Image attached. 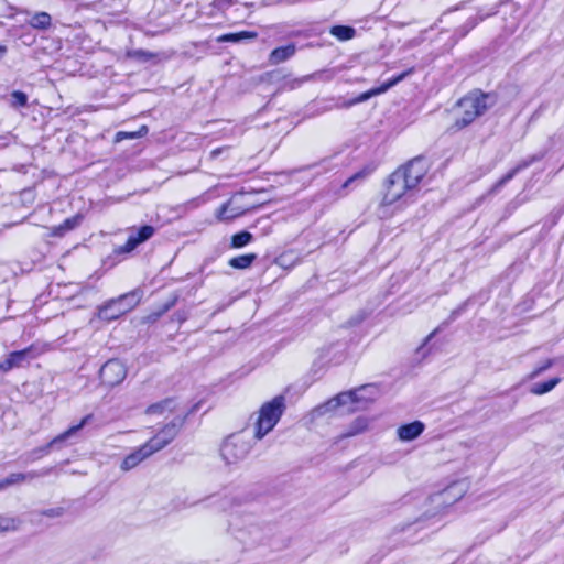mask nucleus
I'll return each mask as SVG.
<instances>
[{
    "mask_svg": "<svg viewBox=\"0 0 564 564\" xmlns=\"http://www.w3.org/2000/svg\"><path fill=\"white\" fill-rule=\"evenodd\" d=\"M427 171V162L422 156H416L397 169L387 181V191L382 198V204L388 206L401 198H411L417 191Z\"/></svg>",
    "mask_w": 564,
    "mask_h": 564,
    "instance_id": "nucleus-1",
    "label": "nucleus"
},
{
    "mask_svg": "<svg viewBox=\"0 0 564 564\" xmlns=\"http://www.w3.org/2000/svg\"><path fill=\"white\" fill-rule=\"evenodd\" d=\"M497 98L492 94H485L479 90L470 91L457 102L459 113L451 129L458 131L466 128L476 118L482 116L488 109L494 107Z\"/></svg>",
    "mask_w": 564,
    "mask_h": 564,
    "instance_id": "nucleus-2",
    "label": "nucleus"
},
{
    "mask_svg": "<svg viewBox=\"0 0 564 564\" xmlns=\"http://www.w3.org/2000/svg\"><path fill=\"white\" fill-rule=\"evenodd\" d=\"M378 395V390L372 384H365L358 389L338 393L319 409L324 411L335 410L348 405L347 412L365 410L369 403L373 402Z\"/></svg>",
    "mask_w": 564,
    "mask_h": 564,
    "instance_id": "nucleus-3",
    "label": "nucleus"
},
{
    "mask_svg": "<svg viewBox=\"0 0 564 564\" xmlns=\"http://www.w3.org/2000/svg\"><path fill=\"white\" fill-rule=\"evenodd\" d=\"M142 293L134 290L116 299L105 302L98 307L97 317L105 322H112L133 310L141 300Z\"/></svg>",
    "mask_w": 564,
    "mask_h": 564,
    "instance_id": "nucleus-4",
    "label": "nucleus"
},
{
    "mask_svg": "<svg viewBox=\"0 0 564 564\" xmlns=\"http://www.w3.org/2000/svg\"><path fill=\"white\" fill-rule=\"evenodd\" d=\"M285 408V398L283 395H276L271 401L262 404L256 422V438L261 440L274 429L284 413Z\"/></svg>",
    "mask_w": 564,
    "mask_h": 564,
    "instance_id": "nucleus-5",
    "label": "nucleus"
},
{
    "mask_svg": "<svg viewBox=\"0 0 564 564\" xmlns=\"http://www.w3.org/2000/svg\"><path fill=\"white\" fill-rule=\"evenodd\" d=\"M234 538L243 544V549H250L258 545L263 540L261 527L253 521L251 517L243 521L236 519L230 523Z\"/></svg>",
    "mask_w": 564,
    "mask_h": 564,
    "instance_id": "nucleus-6",
    "label": "nucleus"
},
{
    "mask_svg": "<svg viewBox=\"0 0 564 564\" xmlns=\"http://www.w3.org/2000/svg\"><path fill=\"white\" fill-rule=\"evenodd\" d=\"M251 444L243 436L234 434L227 437L220 447V455L227 464L243 460L250 453Z\"/></svg>",
    "mask_w": 564,
    "mask_h": 564,
    "instance_id": "nucleus-7",
    "label": "nucleus"
},
{
    "mask_svg": "<svg viewBox=\"0 0 564 564\" xmlns=\"http://www.w3.org/2000/svg\"><path fill=\"white\" fill-rule=\"evenodd\" d=\"M90 415H86L78 424L70 426L65 432L55 436L51 442L46 445L35 448L30 453L31 459H37L47 455L51 449L61 448L68 440L75 436L90 420Z\"/></svg>",
    "mask_w": 564,
    "mask_h": 564,
    "instance_id": "nucleus-8",
    "label": "nucleus"
},
{
    "mask_svg": "<svg viewBox=\"0 0 564 564\" xmlns=\"http://www.w3.org/2000/svg\"><path fill=\"white\" fill-rule=\"evenodd\" d=\"M184 420L180 416L173 419L162 430H160L152 438L148 441L154 453L167 446L180 433Z\"/></svg>",
    "mask_w": 564,
    "mask_h": 564,
    "instance_id": "nucleus-9",
    "label": "nucleus"
},
{
    "mask_svg": "<svg viewBox=\"0 0 564 564\" xmlns=\"http://www.w3.org/2000/svg\"><path fill=\"white\" fill-rule=\"evenodd\" d=\"M127 376L126 366L118 359H110L99 370L101 382L108 387L121 383Z\"/></svg>",
    "mask_w": 564,
    "mask_h": 564,
    "instance_id": "nucleus-10",
    "label": "nucleus"
},
{
    "mask_svg": "<svg viewBox=\"0 0 564 564\" xmlns=\"http://www.w3.org/2000/svg\"><path fill=\"white\" fill-rule=\"evenodd\" d=\"M35 357L36 354L33 347H28L22 350L12 351L3 361L0 362V370L7 372L13 368L23 367Z\"/></svg>",
    "mask_w": 564,
    "mask_h": 564,
    "instance_id": "nucleus-11",
    "label": "nucleus"
},
{
    "mask_svg": "<svg viewBox=\"0 0 564 564\" xmlns=\"http://www.w3.org/2000/svg\"><path fill=\"white\" fill-rule=\"evenodd\" d=\"M155 232V229L153 226L144 225L140 227L137 232H131L127 242L122 246H119L116 248V252L121 253H129L133 251L142 242L149 240Z\"/></svg>",
    "mask_w": 564,
    "mask_h": 564,
    "instance_id": "nucleus-12",
    "label": "nucleus"
},
{
    "mask_svg": "<svg viewBox=\"0 0 564 564\" xmlns=\"http://www.w3.org/2000/svg\"><path fill=\"white\" fill-rule=\"evenodd\" d=\"M153 454L154 451L151 448V445H149L148 442H145L143 445L135 448L132 453H130L123 458L120 468L123 471H129L139 466L143 460H145Z\"/></svg>",
    "mask_w": 564,
    "mask_h": 564,
    "instance_id": "nucleus-13",
    "label": "nucleus"
},
{
    "mask_svg": "<svg viewBox=\"0 0 564 564\" xmlns=\"http://www.w3.org/2000/svg\"><path fill=\"white\" fill-rule=\"evenodd\" d=\"M411 73H412V69H409L408 72H403L402 74L389 79L387 83L382 84L380 87L370 89L366 93H362L357 98H355L352 101H350L349 105L364 102L372 96L386 93L388 89H390L391 87L395 86L398 83L403 80Z\"/></svg>",
    "mask_w": 564,
    "mask_h": 564,
    "instance_id": "nucleus-14",
    "label": "nucleus"
},
{
    "mask_svg": "<svg viewBox=\"0 0 564 564\" xmlns=\"http://www.w3.org/2000/svg\"><path fill=\"white\" fill-rule=\"evenodd\" d=\"M296 52L297 47L294 43L275 47L268 56V64L271 66L282 64L291 59L296 54Z\"/></svg>",
    "mask_w": 564,
    "mask_h": 564,
    "instance_id": "nucleus-15",
    "label": "nucleus"
},
{
    "mask_svg": "<svg viewBox=\"0 0 564 564\" xmlns=\"http://www.w3.org/2000/svg\"><path fill=\"white\" fill-rule=\"evenodd\" d=\"M50 471H51V469H43L40 471L11 474L7 478L0 480V490L7 488L9 486L26 481V480H32L37 477H44V476L48 475Z\"/></svg>",
    "mask_w": 564,
    "mask_h": 564,
    "instance_id": "nucleus-16",
    "label": "nucleus"
},
{
    "mask_svg": "<svg viewBox=\"0 0 564 564\" xmlns=\"http://www.w3.org/2000/svg\"><path fill=\"white\" fill-rule=\"evenodd\" d=\"M212 499L214 503H216L218 508L223 511L231 510L235 507L241 506L249 501V497L247 495L241 494L223 497H212Z\"/></svg>",
    "mask_w": 564,
    "mask_h": 564,
    "instance_id": "nucleus-17",
    "label": "nucleus"
},
{
    "mask_svg": "<svg viewBox=\"0 0 564 564\" xmlns=\"http://www.w3.org/2000/svg\"><path fill=\"white\" fill-rule=\"evenodd\" d=\"M424 424L421 421H414L409 424L401 425L398 429V436L401 441L410 442L419 437L424 431Z\"/></svg>",
    "mask_w": 564,
    "mask_h": 564,
    "instance_id": "nucleus-18",
    "label": "nucleus"
},
{
    "mask_svg": "<svg viewBox=\"0 0 564 564\" xmlns=\"http://www.w3.org/2000/svg\"><path fill=\"white\" fill-rule=\"evenodd\" d=\"M83 220V216L77 214L73 217L65 219L62 224L52 227L51 234L54 237H63L66 232L77 228Z\"/></svg>",
    "mask_w": 564,
    "mask_h": 564,
    "instance_id": "nucleus-19",
    "label": "nucleus"
},
{
    "mask_svg": "<svg viewBox=\"0 0 564 564\" xmlns=\"http://www.w3.org/2000/svg\"><path fill=\"white\" fill-rule=\"evenodd\" d=\"M257 37V33L252 31H241L236 33H227L223 34L219 37H217V42L224 43V42H231V43H239L247 40H254Z\"/></svg>",
    "mask_w": 564,
    "mask_h": 564,
    "instance_id": "nucleus-20",
    "label": "nucleus"
},
{
    "mask_svg": "<svg viewBox=\"0 0 564 564\" xmlns=\"http://www.w3.org/2000/svg\"><path fill=\"white\" fill-rule=\"evenodd\" d=\"M28 23L36 30H47L52 24V18L47 12H36L34 13Z\"/></svg>",
    "mask_w": 564,
    "mask_h": 564,
    "instance_id": "nucleus-21",
    "label": "nucleus"
},
{
    "mask_svg": "<svg viewBox=\"0 0 564 564\" xmlns=\"http://www.w3.org/2000/svg\"><path fill=\"white\" fill-rule=\"evenodd\" d=\"M175 409V401L174 399H165L160 402L153 403L147 409V413L154 415V414H164L165 412H173Z\"/></svg>",
    "mask_w": 564,
    "mask_h": 564,
    "instance_id": "nucleus-22",
    "label": "nucleus"
},
{
    "mask_svg": "<svg viewBox=\"0 0 564 564\" xmlns=\"http://www.w3.org/2000/svg\"><path fill=\"white\" fill-rule=\"evenodd\" d=\"M329 33L339 41H348L356 35V30L349 25H334L330 28Z\"/></svg>",
    "mask_w": 564,
    "mask_h": 564,
    "instance_id": "nucleus-23",
    "label": "nucleus"
},
{
    "mask_svg": "<svg viewBox=\"0 0 564 564\" xmlns=\"http://www.w3.org/2000/svg\"><path fill=\"white\" fill-rule=\"evenodd\" d=\"M560 381H561L560 378H552L544 382L534 383L530 388V392L535 395H541V394L547 393L551 390H553L560 383Z\"/></svg>",
    "mask_w": 564,
    "mask_h": 564,
    "instance_id": "nucleus-24",
    "label": "nucleus"
},
{
    "mask_svg": "<svg viewBox=\"0 0 564 564\" xmlns=\"http://www.w3.org/2000/svg\"><path fill=\"white\" fill-rule=\"evenodd\" d=\"M257 259L256 253H247L238 257H234L229 260V265L235 269H247Z\"/></svg>",
    "mask_w": 564,
    "mask_h": 564,
    "instance_id": "nucleus-25",
    "label": "nucleus"
},
{
    "mask_svg": "<svg viewBox=\"0 0 564 564\" xmlns=\"http://www.w3.org/2000/svg\"><path fill=\"white\" fill-rule=\"evenodd\" d=\"M253 239L252 234L247 230L239 231L231 237L230 246L232 248H242L250 243Z\"/></svg>",
    "mask_w": 564,
    "mask_h": 564,
    "instance_id": "nucleus-26",
    "label": "nucleus"
},
{
    "mask_svg": "<svg viewBox=\"0 0 564 564\" xmlns=\"http://www.w3.org/2000/svg\"><path fill=\"white\" fill-rule=\"evenodd\" d=\"M370 173H371V170L368 167L360 170L359 172H357L352 176H350L348 180H346L345 183L343 184V187L346 188L355 183H361L370 175Z\"/></svg>",
    "mask_w": 564,
    "mask_h": 564,
    "instance_id": "nucleus-27",
    "label": "nucleus"
},
{
    "mask_svg": "<svg viewBox=\"0 0 564 564\" xmlns=\"http://www.w3.org/2000/svg\"><path fill=\"white\" fill-rule=\"evenodd\" d=\"M147 133H148L147 126H142L138 131H134V132L119 131L116 134V141L119 142L124 139H138V138H142Z\"/></svg>",
    "mask_w": 564,
    "mask_h": 564,
    "instance_id": "nucleus-28",
    "label": "nucleus"
},
{
    "mask_svg": "<svg viewBox=\"0 0 564 564\" xmlns=\"http://www.w3.org/2000/svg\"><path fill=\"white\" fill-rule=\"evenodd\" d=\"M10 102L12 107H24L28 104V96L25 93L20 90H14L10 95Z\"/></svg>",
    "mask_w": 564,
    "mask_h": 564,
    "instance_id": "nucleus-29",
    "label": "nucleus"
},
{
    "mask_svg": "<svg viewBox=\"0 0 564 564\" xmlns=\"http://www.w3.org/2000/svg\"><path fill=\"white\" fill-rule=\"evenodd\" d=\"M477 25V18H469L462 26H459L455 33L459 34V37L466 36Z\"/></svg>",
    "mask_w": 564,
    "mask_h": 564,
    "instance_id": "nucleus-30",
    "label": "nucleus"
},
{
    "mask_svg": "<svg viewBox=\"0 0 564 564\" xmlns=\"http://www.w3.org/2000/svg\"><path fill=\"white\" fill-rule=\"evenodd\" d=\"M228 208H229V203H225L217 210V218L219 220H231V219L236 218L239 215L238 212L228 213Z\"/></svg>",
    "mask_w": 564,
    "mask_h": 564,
    "instance_id": "nucleus-31",
    "label": "nucleus"
},
{
    "mask_svg": "<svg viewBox=\"0 0 564 564\" xmlns=\"http://www.w3.org/2000/svg\"><path fill=\"white\" fill-rule=\"evenodd\" d=\"M17 529V520L0 516V532L13 531Z\"/></svg>",
    "mask_w": 564,
    "mask_h": 564,
    "instance_id": "nucleus-32",
    "label": "nucleus"
},
{
    "mask_svg": "<svg viewBox=\"0 0 564 564\" xmlns=\"http://www.w3.org/2000/svg\"><path fill=\"white\" fill-rule=\"evenodd\" d=\"M520 166H517L514 169H512L511 171H509L505 176H502L495 185V189H498L500 187H502L503 185H506L509 181H511L516 174L520 171Z\"/></svg>",
    "mask_w": 564,
    "mask_h": 564,
    "instance_id": "nucleus-33",
    "label": "nucleus"
},
{
    "mask_svg": "<svg viewBox=\"0 0 564 564\" xmlns=\"http://www.w3.org/2000/svg\"><path fill=\"white\" fill-rule=\"evenodd\" d=\"M41 514L50 517V518H58L64 514V508L56 507V508L46 509V510H43L41 512Z\"/></svg>",
    "mask_w": 564,
    "mask_h": 564,
    "instance_id": "nucleus-34",
    "label": "nucleus"
},
{
    "mask_svg": "<svg viewBox=\"0 0 564 564\" xmlns=\"http://www.w3.org/2000/svg\"><path fill=\"white\" fill-rule=\"evenodd\" d=\"M232 4V0H215L212 6L220 11H225Z\"/></svg>",
    "mask_w": 564,
    "mask_h": 564,
    "instance_id": "nucleus-35",
    "label": "nucleus"
},
{
    "mask_svg": "<svg viewBox=\"0 0 564 564\" xmlns=\"http://www.w3.org/2000/svg\"><path fill=\"white\" fill-rule=\"evenodd\" d=\"M552 366V360H546L543 365H541L540 367H538L535 370H533L530 375V378L533 379L535 377H538L540 373H542L543 371H545L546 369H549L550 367Z\"/></svg>",
    "mask_w": 564,
    "mask_h": 564,
    "instance_id": "nucleus-36",
    "label": "nucleus"
},
{
    "mask_svg": "<svg viewBox=\"0 0 564 564\" xmlns=\"http://www.w3.org/2000/svg\"><path fill=\"white\" fill-rule=\"evenodd\" d=\"M356 425H357V427L354 431L347 433V436L355 435V434L359 433L360 431H362L366 427V424L360 419L356 421Z\"/></svg>",
    "mask_w": 564,
    "mask_h": 564,
    "instance_id": "nucleus-37",
    "label": "nucleus"
},
{
    "mask_svg": "<svg viewBox=\"0 0 564 564\" xmlns=\"http://www.w3.org/2000/svg\"><path fill=\"white\" fill-rule=\"evenodd\" d=\"M311 76H306V77H303L301 79H295L293 80V83L291 84V88H296V87H300L305 80H307Z\"/></svg>",
    "mask_w": 564,
    "mask_h": 564,
    "instance_id": "nucleus-38",
    "label": "nucleus"
},
{
    "mask_svg": "<svg viewBox=\"0 0 564 564\" xmlns=\"http://www.w3.org/2000/svg\"><path fill=\"white\" fill-rule=\"evenodd\" d=\"M18 223H9V224H4L3 227L0 229V234L3 231V229H8V228H11L13 226H15Z\"/></svg>",
    "mask_w": 564,
    "mask_h": 564,
    "instance_id": "nucleus-39",
    "label": "nucleus"
},
{
    "mask_svg": "<svg viewBox=\"0 0 564 564\" xmlns=\"http://www.w3.org/2000/svg\"><path fill=\"white\" fill-rule=\"evenodd\" d=\"M7 46L0 45V59L6 55Z\"/></svg>",
    "mask_w": 564,
    "mask_h": 564,
    "instance_id": "nucleus-40",
    "label": "nucleus"
},
{
    "mask_svg": "<svg viewBox=\"0 0 564 564\" xmlns=\"http://www.w3.org/2000/svg\"><path fill=\"white\" fill-rule=\"evenodd\" d=\"M454 488H455L454 486H451V487L446 488V489L442 492V496H447V495H449V492H451Z\"/></svg>",
    "mask_w": 564,
    "mask_h": 564,
    "instance_id": "nucleus-41",
    "label": "nucleus"
},
{
    "mask_svg": "<svg viewBox=\"0 0 564 564\" xmlns=\"http://www.w3.org/2000/svg\"><path fill=\"white\" fill-rule=\"evenodd\" d=\"M436 330H434L433 333H431L427 338H426V341L430 340L434 335H435Z\"/></svg>",
    "mask_w": 564,
    "mask_h": 564,
    "instance_id": "nucleus-42",
    "label": "nucleus"
},
{
    "mask_svg": "<svg viewBox=\"0 0 564 564\" xmlns=\"http://www.w3.org/2000/svg\"><path fill=\"white\" fill-rule=\"evenodd\" d=\"M169 308H170V305H166V306L164 307V310H163L161 313H159V314H158V316H159V315H161V314H163L164 312H166Z\"/></svg>",
    "mask_w": 564,
    "mask_h": 564,
    "instance_id": "nucleus-43",
    "label": "nucleus"
}]
</instances>
